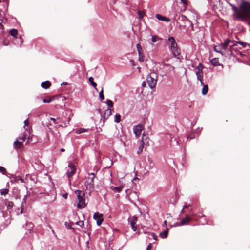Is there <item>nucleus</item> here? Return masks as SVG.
<instances>
[{"label": "nucleus", "instance_id": "39448f33", "mask_svg": "<svg viewBox=\"0 0 250 250\" xmlns=\"http://www.w3.org/2000/svg\"><path fill=\"white\" fill-rule=\"evenodd\" d=\"M158 79V75L156 73L153 72L147 76L146 80L148 85L151 89L155 87Z\"/></svg>", "mask_w": 250, "mask_h": 250}, {"label": "nucleus", "instance_id": "b1692460", "mask_svg": "<svg viewBox=\"0 0 250 250\" xmlns=\"http://www.w3.org/2000/svg\"><path fill=\"white\" fill-rule=\"evenodd\" d=\"M222 49L221 48V46H215L214 47V50L217 52H219L221 53L222 55L223 54L222 51H221Z\"/></svg>", "mask_w": 250, "mask_h": 250}, {"label": "nucleus", "instance_id": "9b49d317", "mask_svg": "<svg viewBox=\"0 0 250 250\" xmlns=\"http://www.w3.org/2000/svg\"><path fill=\"white\" fill-rule=\"evenodd\" d=\"M156 17L158 20H160V21H166L167 22H168L170 21V19H169L165 16H163L159 14H157L156 15Z\"/></svg>", "mask_w": 250, "mask_h": 250}, {"label": "nucleus", "instance_id": "20e7f679", "mask_svg": "<svg viewBox=\"0 0 250 250\" xmlns=\"http://www.w3.org/2000/svg\"><path fill=\"white\" fill-rule=\"evenodd\" d=\"M168 40L170 42V50L172 53L174 57H178L180 54V49L178 48L177 44L175 42V39L173 37H169Z\"/></svg>", "mask_w": 250, "mask_h": 250}, {"label": "nucleus", "instance_id": "a19ab883", "mask_svg": "<svg viewBox=\"0 0 250 250\" xmlns=\"http://www.w3.org/2000/svg\"><path fill=\"white\" fill-rule=\"evenodd\" d=\"M14 205V203L12 201H8L7 203V206L9 207H12Z\"/></svg>", "mask_w": 250, "mask_h": 250}, {"label": "nucleus", "instance_id": "3c124183", "mask_svg": "<svg viewBox=\"0 0 250 250\" xmlns=\"http://www.w3.org/2000/svg\"><path fill=\"white\" fill-rule=\"evenodd\" d=\"M190 205H185L183 207V209H186V208H188Z\"/></svg>", "mask_w": 250, "mask_h": 250}, {"label": "nucleus", "instance_id": "4be33fe9", "mask_svg": "<svg viewBox=\"0 0 250 250\" xmlns=\"http://www.w3.org/2000/svg\"><path fill=\"white\" fill-rule=\"evenodd\" d=\"M89 81L90 82L91 85L96 89V90H97V89L96 88L97 84L95 82H94L92 77H90L89 78Z\"/></svg>", "mask_w": 250, "mask_h": 250}, {"label": "nucleus", "instance_id": "864d4df0", "mask_svg": "<svg viewBox=\"0 0 250 250\" xmlns=\"http://www.w3.org/2000/svg\"><path fill=\"white\" fill-rule=\"evenodd\" d=\"M62 196L64 198L67 199L68 195H67V193H65V194H63Z\"/></svg>", "mask_w": 250, "mask_h": 250}, {"label": "nucleus", "instance_id": "bb28decb", "mask_svg": "<svg viewBox=\"0 0 250 250\" xmlns=\"http://www.w3.org/2000/svg\"><path fill=\"white\" fill-rule=\"evenodd\" d=\"M236 43H239L242 45L243 47H245L247 44V43L242 42H235V43L233 44L232 46H231V47H232L233 46H235L236 45Z\"/></svg>", "mask_w": 250, "mask_h": 250}, {"label": "nucleus", "instance_id": "0e129e2a", "mask_svg": "<svg viewBox=\"0 0 250 250\" xmlns=\"http://www.w3.org/2000/svg\"><path fill=\"white\" fill-rule=\"evenodd\" d=\"M164 65H166V66H169V65H168V64H165V63H164Z\"/></svg>", "mask_w": 250, "mask_h": 250}, {"label": "nucleus", "instance_id": "412c9836", "mask_svg": "<svg viewBox=\"0 0 250 250\" xmlns=\"http://www.w3.org/2000/svg\"><path fill=\"white\" fill-rule=\"evenodd\" d=\"M10 35L14 37L17 38L18 35V31L17 29H13L10 31Z\"/></svg>", "mask_w": 250, "mask_h": 250}, {"label": "nucleus", "instance_id": "e433bc0d", "mask_svg": "<svg viewBox=\"0 0 250 250\" xmlns=\"http://www.w3.org/2000/svg\"><path fill=\"white\" fill-rule=\"evenodd\" d=\"M68 167L69 168H70V169H71V170L73 169H76L75 168V165L72 163H70L68 165Z\"/></svg>", "mask_w": 250, "mask_h": 250}, {"label": "nucleus", "instance_id": "8fccbe9b", "mask_svg": "<svg viewBox=\"0 0 250 250\" xmlns=\"http://www.w3.org/2000/svg\"><path fill=\"white\" fill-rule=\"evenodd\" d=\"M50 120L53 122L54 123L56 124L57 122H56V119L54 118H50Z\"/></svg>", "mask_w": 250, "mask_h": 250}, {"label": "nucleus", "instance_id": "1a4fd4ad", "mask_svg": "<svg viewBox=\"0 0 250 250\" xmlns=\"http://www.w3.org/2000/svg\"><path fill=\"white\" fill-rule=\"evenodd\" d=\"M137 221V217L133 216L130 219V223L132 228V229L135 231L137 229V226H136V222Z\"/></svg>", "mask_w": 250, "mask_h": 250}, {"label": "nucleus", "instance_id": "79ce46f5", "mask_svg": "<svg viewBox=\"0 0 250 250\" xmlns=\"http://www.w3.org/2000/svg\"><path fill=\"white\" fill-rule=\"evenodd\" d=\"M52 101V98H50L49 99L47 100V99H43V102L44 103H49L50 102H51V101Z\"/></svg>", "mask_w": 250, "mask_h": 250}, {"label": "nucleus", "instance_id": "423d86ee", "mask_svg": "<svg viewBox=\"0 0 250 250\" xmlns=\"http://www.w3.org/2000/svg\"><path fill=\"white\" fill-rule=\"evenodd\" d=\"M93 218L96 220L97 225L100 226L101 225L103 221V215L98 212H96L94 214Z\"/></svg>", "mask_w": 250, "mask_h": 250}, {"label": "nucleus", "instance_id": "603ef678", "mask_svg": "<svg viewBox=\"0 0 250 250\" xmlns=\"http://www.w3.org/2000/svg\"><path fill=\"white\" fill-rule=\"evenodd\" d=\"M2 22H3V20L1 19H0V28H1V27H3V25L2 24Z\"/></svg>", "mask_w": 250, "mask_h": 250}, {"label": "nucleus", "instance_id": "f3484780", "mask_svg": "<svg viewBox=\"0 0 250 250\" xmlns=\"http://www.w3.org/2000/svg\"><path fill=\"white\" fill-rule=\"evenodd\" d=\"M27 133L30 134V130L28 131L27 130H26V131H25L24 133V134H23L21 136H20L18 138V140H19V141L21 140L22 141L21 142L24 141L26 138L27 136Z\"/></svg>", "mask_w": 250, "mask_h": 250}, {"label": "nucleus", "instance_id": "ea45409f", "mask_svg": "<svg viewBox=\"0 0 250 250\" xmlns=\"http://www.w3.org/2000/svg\"><path fill=\"white\" fill-rule=\"evenodd\" d=\"M33 136V135L28 136L27 143H29L32 141Z\"/></svg>", "mask_w": 250, "mask_h": 250}, {"label": "nucleus", "instance_id": "a18cd8bd", "mask_svg": "<svg viewBox=\"0 0 250 250\" xmlns=\"http://www.w3.org/2000/svg\"><path fill=\"white\" fill-rule=\"evenodd\" d=\"M152 244L149 243V245H148L146 250H151L152 249Z\"/></svg>", "mask_w": 250, "mask_h": 250}, {"label": "nucleus", "instance_id": "5fc2aeb1", "mask_svg": "<svg viewBox=\"0 0 250 250\" xmlns=\"http://www.w3.org/2000/svg\"><path fill=\"white\" fill-rule=\"evenodd\" d=\"M142 87H146V83L145 82H143L142 83Z\"/></svg>", "mask_w": 250, "mask_h": 250}, {"label": "nucleus", "instance_id": "0eeeda50", "mask_svg": "<svg viewBox=\"0 0 250 250\" xmlns=\"http://www.w3.org/2000/svg\"><path fill=\"white\" fill-rule=\"evenodd\" d=\"M192 220V218L188 215H186V217L182 219L180 222L178 224L179 226L187 225H188L189 222Z\"/></svg>", "mask_w": 250, "mask_h": 250}, {"label": "nucleus", "instance_id": "bf43d9fd", "mask_svg": "<svg viewBox=\"0 0 250 250\" xmlns=\"http://www.w3.org/2000/svg\"><path fill=\"white\" fill-rule=\"evenodd\" d=\"M70 120H71V118H70V117H68V123H67V124H69V122H70Z\"/></svg>", "mask_w": 250, "mask_h": 250}, {"label": "nucleus", "instance_id": "ddd939ff", "mask_svg": "<svg viewBox=\"0 0 250 250\" xmlns=\"http://www.w3.org/2000/svg\"><path fill=\"white\" fill-rule=\"evenodd\" d=\"M196 75L197 77V79L198 80L200 81L201 84L203 85V82L202 81V77H203V71L202 70H198V71L196 72Z\"/></svg>", "mask_w": 250, "mask_h": 250}, {"label": "nucleus", "instance_id": "09e8293b", "mask_svg": "<svg viewBox=\"0 0 250 250\" xmlns=\"http://www.w3.org/2000/svg\"><path fill=\"white\" fill-rule=\"evenodd\" d=\"M24 125L25 126L28 125L29 124L28 120L27 119H26V120L24 121Z\"/></svg>", "mask_w": 250, "mask_h": 250}, {"label": "nucleus", "instance_id": "c9c22d12", "mask_svg": "<svg viewBox=\"0 0 250 250\" xmlns=\"http://www.w3.org/2000/svg\"><path fill=\"white\" fill-rule=\"evenodd\" d=\"M0 172L2 173L3 174H5L6 170L4 167L0 166Z\"/></svg>", "mask_w": 250, "mask_h": 250}, {"label": "nucleus", "instance_id": "5701e85b", "mask_svg": "<svg viewBox=\"0 0 250 250\" xmlns=\"http://www.w3.org/2000/svg\"><path fill=\"white\" fill-rule=\"evenodd\" d=\"M76 171V169H73L71 171L67 172V176L69 178H70L75 174Z\"/></svg>", "mask_w": 250, "mask_h": 250}, {"label": "nucleus", "instance_id": "72a5a7b5", "mask_svg": "<svg viewBox=\"0 0 250 250\" xmlns=\"http://www.w3.org/2000/svg\"><path fill=\"white\" fill-rule=\"evenodd\" d=\"M138 15L139 19H142L143 16L145 15V13L144 12H142L141 11H139L138 12Z\"/></svg>", "mask_w": 250, "mask_h": 250}, {"label": "nucleus", "instance_id": "49530a36", "mask_svg": "<svg viewBox=\"0 0 250 250\" xmlns=\"http://www.w3.org/2000/svg\"><path fill=\"white\" fill-rule=\"evenodd\" d=\"M151 236L153 237V238L155 240H157V235L154 234V233H152L151 234Z\"/></svg>", "mask_w": 250, "mask_h": 250}, {"label": "nucleus", "instance_id": "e2e57ef3", "mask_svg": "<svg viewBox=\"0 0 250 250\" xmlns=\"http://www.w3.org/2000/svg\"><path fill=\"white\" fill-rule=\"evenodd\" d=\"M184 209H183H183H182V211H181V212H182V213H184Z\"/></svg>", "mask_w": 250, "mask_h": 250}, {"label": "nucleus", "instance_id": "aec40b11", "mask_svg": "<svg viewBox=\"0 0 250 250\" xmlns=\"http://www.w3.org/2000/svg\"><path fill=\"white\" fill-rule=\"evenodd\" d=\"M202 85L203 86V88L202 90V93L203 95H206L208 92V86L207 85H204V83H203V85Z\"/></svg>", "mask_w": 250, "mask_h": 250}, {"label": "nucleus", "instance_id": "6ab92c4d", "mask_svg": "<svg viewBox=\"0 0 250 250\" xmlns=\"http://www.w3.org/2000/svg\"><path fill=\"white\" fill-rule=\"evenodd\" d=\"M168 234V229L167 228L166 230L160 233V235L162 238H166L167 237Z\"/></svg>", "mask_w": 250, "mask_h": 250}, {"label": "nucleus", "instance_id": "13d9d810", "mask_svg": "<svg viewBox=\"0 0 250 250\" xmlns=\"http://www.w3.org/2000/svg\"><path fill=\"white\" fill-rule=\"evenodd\" d=\"M60 151H61V152H64V151H65V149H63V148H61V149H60Z\"/></svg>", "mask_w": 250, "mask_h": 250}, {"label": "nucleus", "instance_id": "dca6fc26", "mask_svg": "<svg viewBox=\"0 0 250 250\" xmlns=\"http://www.w3.org/2000/svg\"><path fill=\"white\" fill-rule=\"evenodd\" d=\"M51 83L50 81H46L41 83V86L44 89H48L51 86Z\"/></svg>", "mask_w": 250, "mask_h": 250}, {"label": "nucleus", "instance_id": "f257e3e1", "mask_svg": "<svg viewBox=\"0 0 250 250\" xmlns=\"http://www.w3.org/2000/svg\"><path fill=\"white\" fill-rule=\"evenodd\" d=\"M232 9L237 17L240 19H250V2L243 0L239 8L232 5Z\"/></svg>", "mask_w": 250, "mask_h": 250}, {"label": "nucleus", "instance_id": "680f3d73", "mask_svg": "<svg viewBox=\"0 0 250 250\" xmlns=\"http://www.w3.org/2000/svg\"><path fill=\"white\" fill-rule=\"evenodd\" d=\"M23 208H21V212H21V214H22V212H23Z\"/></svg>", "mask_w": 250, "mask_h": 250}, {"label": "nucleus", "instance_id": "37998d69", "mask_svg": "<svg viewBox=\"0 0 250 250\" xmlns=\"http://www.w3.org/2000/svg\"><path fill=\"white\" fill-rule=\"evenodd\" d=\"M57 126H58L59 127H66L68 126V124L67 123H64V125H58Z\"/></svg>", "mask_w": 250, "mask_h": 250}, {"label": "nucleus", "instance_id": "c85d7f7f", "mask_svg": "<svg viewBox=\"0 0 250 250\" xmlns=\"http://www.w3.org/2000/svg\"><path fill=\"white\" fill-rule=\"evenodd\" d=\"M106 104L108 105L109 107H113V103L112 101L109 99H107L106 101Z\"/></svg>", "mask_w": 250, "mask_h": 250}, {"label": "nucleus", "instance_id": "4d7b16f0", "mask_svg": "<svg viewBox=\"0 0 250 250\" xmlns=\"http://www.w3.org/2000/svg\"><path fill=\"white\" fill-rule=\"evenodd\" d=\"M67 82H63L62 84V85H67Z\"/></svg>", "mask_w": 250, "mask_h": 250}, {"label": "nucleus", "instance_id": "58836bf2", "mask_svg": "<svg viewBox=\"0 0 250 250\" xmlns=\"http://www.w3.org/2000/svg\"><path fill=\"white\" fill-rule=\"evenodd\" d=\"M76 224L81 227H82L84 225V222L83 221H80L77 222L76 223Z\"/></svg>", "mask_w": 250, "mask_h": 250}, {"label": "nucleus", "instance_id": "c03bdc74", "mask_svg": "<svg viewBox=\"0 0 250 250\" xmlns=\"http://www.w3.org/2000/svg\"><path fill=\"white\" fill-rule=\"evenodd\" d=\"M184 4V5L187 6L188 4V0H180Z\"/></svg>", "mask_w": 250, "mask_h": 250}, {"label": "nucleus", "instance_id": "a211bd4d", "mask_svg": "<svg viewBox=\"0 0 250 250\" xmlns=\"http://www.w3.org/2000/svg\"><path fill=\"white\" fill-rule=\"evenodd\" d=\"M211 63L214 66L220 65L218 58H213L210 60Z\"/></svg>", "mask_w": 250, "mask_h": 250}, {"label": "nucleus", "instance_id": "f8f14e48", "mask_svg": "<svg viewBox=\"0 0 250 250\" xmlns=\"http://www.w3.org/2000/svg\"><path fill=\"white\" fill-rule=\"evenodd\" d=\"M112 114V110L110 108H107L104 113L103 118L104 120H107L108 117Z\"/></svg>", "mask_w": 250, "mask_h": 250}, {"label": "nucleus", "instance_id": "f03ea898", "mask_svg": "<svg viewBox=\"0 0 250 250\" xmlns=\"http://www.w3.org/2000/svg\"><path fill=\"white\" fill-rule=\"evenodd\" d=\"M95 178V175L94 173H88L87 176L85 177L84 185L86 190H88L89 193L94 190V179Z\"/></svg>", "mask_w": 250, "mask_h": 250}, {"label": "nucleus", "instance_id": "f704fd0d", "mask_svg": "<svg viewBox=\"0 0 250 250\" xmlns=\"http://www.w3.org/2000/svg\"><path fill=\"white\" fill-rule=\"evenodd\" d=\"M86 131V129H85L84 128H80L77 130L76 133L77 134H81V133L85 132Z\"/></svg>", "mask_w": 250, "mask_h": 250}, {"label": "nucleus", "instance_id": "cd10ccee", "mask_svg": "<svg viewBox=\"0 0 250 250\" xmlns=\"http://www.w3.org/2000/svg\"><path fill=\"white\" fill-rule=\"evenodd\" d=\"M143 148H144V144H141L139 146L138 149L137 151V154H140V153H141L143 151Z\"/></svg>", "mask_w": 250, "mask_h": 250}, {"label": "nucleus", "instance_id": "7ed1b4c3", "mask_svg": "<svg viewBox=\"0 0 250 250\" xmlns=\"http://www.w3.org/2000/svg\"><path fill=\"white\" fill-rule=\"evenodd\" d=\"M75 192L77 194V199L78 200L77 207L79 208H84L86 206L84 192L80 190H76Z\"/></svg>", "mask_w": 250, "mask_h": 250}, {"label": "nucleus", "instance_id": "393cba45", "mask_svg": "<svg viewBox=\"0 0 250 250\" xmlns=\"http://www.w3.org/2000/svg\"><path fill=\"white\" fill-rule=\"evenodd\" d=\"M122 189H123L122 187H115L112 188L113 190H114V191L117 192H121L122 191Z\"/></svg>", "mask_w": 250, "mask_h": 250}, {"label": "nucleus", "instance_id": "473e14b6", "mask_svg": "<svg viewBox=\"0 0 250 250\" xmlns=\"http://www.w3.org/2000/svg\"><path fill=\"white\" fill-rule=\"evenodd\" d=\"M144 55H143L142 53H139V60L141 62H143L144 61Z\"/></svg>", "mask_w": 250, "mask_h": 250}, {"label": "nucleus", "instance_id": "6e6552de", "mask_svg": "<svg viewBox=\"0 0 250 250\" xmlns=\"http://www.w3.org/2000/svg\"><path fill=\"white\" fill-rule=\"evenodd\" d=\"M143 126L142 125L139 124L136 126H135L133 127V132L134 133L137 137H139L141 134V131L142 130Z\"/></svg>", "mask_w": 250, "mask_h": 250}, {"label": "nucleus", "instance_id": "c756f323", "mask_svg": "<svg viewBox=\"0 0 250 250\" xmlns=\"http://www.w3.org/2000/svg\"><path fill=\"white\" fill-rule=\"evenodd\" d=\"M9 192V189L5 188L4 189H2L0 190V194L1 195H5L8 194Z\"/></svg>", "mask_w": 250, "mask_h": 250}, {"label": "nucleus", "instance_id": "4c0bfd02", "mask_svg": "<svg viewBox=\"0 0 250 250\" xmlns=\"http://www.w3.org/2000/svg\"><path fill=\"white\" fill-rule=\"evenodd\" d=\"M158 39V37L157 36L154 35L152 37V42H155L157 41Z\"/></svg>", "mask_w": 250, "mask_h": 250}, {"label": "nucleus", "instance_id": "052dcab7", "mask_svg": "<svg viewBox=\"0 0 250 250\" xmlns=\"http://www.w3.org/2000/svg\"><path fill=\"white\" fill-rule=\"evenodd\" d=\"M131 62H132L133 65H135L134 61L133 60H131Z\"/></svg>", "mask_w": 250, "mask_h": 250}, {"label": "nucleus", "instance_id": "de8ad7c7", "mask_svg": "<svg viewBox=\"0 0 250 250\" xmlns=\"http://www.w3.org/2000/svg\"><path fill=\"white\" fill-rule=\"evenodd\" d=\"M204 67L203 65L201 64V63H199V65H198V70H201L203 69V68Z\"/></svg>", "mask_w": 250, "mask_h": 250}, {"label": "nucleus", "instance_id": "9d476101", "mask_svg": "<svg viewBox=\"0 0 250 250\" xmlns=\"http://www.w3.org/2000/svg\"><path fill=\"white\" fill-rule=\"evenodd\" d=\"M14 144L15 148L16 149H20V148H21L22 147H23V142H21L18 140H16L14 142Z\"/></svg>", "mask_w": 250, "mask_h": 250}, {"label": "nucleus", "instance_id": "2f4dec72", "mask_svg": "<svg viewBox=\"0 0 250 250\" xmlns=\"http://www.w3.org/2000/svg\"><path fill=\"white\" fill-rule=\"evenodd\" d=\"M99 97L101 100L104 99V96L103 94V88H102L101 91L99 93Z\"/></svg>", "mask_w": 250, "mask_h": 250}, {"label": "nucleus", "instance_id": "4468645a", "mask_svg": "<svg viewBox=\"0 0 250 250\" xmlns=\"http://www.w3.org/2000/svg\"><path fill=\"white\" fill-rule=\"evenodd\" d=\"M234 42L233 41H231L229 39H226L223 43H221V48L223 50H225L227 48V47H228V45L230 42Z\"/></svg>", "mask_w": 250, "mask_h": 250}, {"label": "nucleus", "instance_id": "7c9ffc66", "mask_svg": "<svg viewBox=\"0 0 250 250\" xmlns=\"http://www.w3.org/2000/svg\"><path fill=\"white\" fill-rule=\"evenodd\" d=\"M136 48L139 53H142V48L140 44L138 43L136 45Z\"/></svg>", "mask_w": 250, "mask_h": 250}, {"label": "nucleus", "instance_id": "6e6d98bb", "mask_svg": "<svg viewBox=\"0 0 250 250\" xmlns=\"http://www.w3.org/2000/svg\"><path fill=\"white\" fill-rule=\"evenodd\" d=\"M164 226H167V222L166 220H165L164 222V224H163Z\"/></svg>", "mask_w": 250, "mask_h": 250}, {"label": "nucleus", "instance_id": "a878e982", "mask_svg": "<svg viewBox=\"0 0 250 250\" xmlns=\"http://www.w3.org/2000/svg\"><path fill=\"white\" fill-rule=\"evenodd\" d=\"M114 121L116 123H119L121 121V115L119 114H116Z\"/></svg>", "mask_w": 250, "mask_h": 250}, {"label": "nucleus", "instance_id": "69168bd1", "mask_svg": "<svg viewBox=\"0 0 250 250\" xmlns=\"http://www.w3.org/2000/svg\"><path fill=\"white\" fill-rule=\"evenodd\" d=\"M172 69H174V67L172 66Z\"/></svg>", "mask_w": 250, "mask_h": 250}, {"label": "nucleus", "instance_id": "2eb2a0df", "mask_svg": "<svg viewBox=\"0 0 250 250\" xmlns=\"http://www.w3.org/2000/svg\"><path fill=\"white\" fill-rule=\"evenodd\" d=\"M142 144L144 145H147L149 142V137L148 135L143 133L142 137Z\"/></svg>", "mask_w": 250, "mask_h": 250}]
</instances>
